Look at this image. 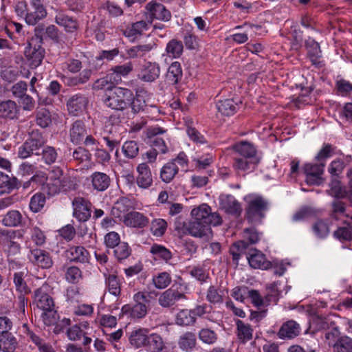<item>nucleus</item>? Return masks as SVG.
Instances as JSON below:
<instances>
[{
  "instance_id": "obj_30",
  "label": "nucleus",
  "mask_w": 352,
  "mask_h": 352,
  "mask_svg": "<svg viewBox=\"0 0 352 352\" xmlns=\"http://www.w3.org/2000/svg\"><path fill=\"white\" fill-rule=\"evenodd\" d=\"M26 142L30 148L34 151L35 155H39L41 149L43 148L46 143V140L38 131H33Z\"/></svg>"
},
{
  "instance_id": "obj_5",
  "label": "nucleus",
  "mask_w": 352,
  "mask_h": 352,
  "mask_svg": "<svg viewBox=\"0 0 352 352\" xmlns=\"http://www.w3.org/2000/svg\"><path fill=\"white\" fill-rule=\"evenodd\" d=\"M73 216L80 222H85L91 217V202L85 198L76 197L72 200Z\"/></svg>"
},
{
  "instance_id": "obj_3",
  "label": "nucleus",
  "mask_w": 352,
  "mask_h": 352,
  "mask_svg": "<svg viewBox=\"0 0 352 352\" xmlns=\"http://www.w3.org/2000/svg\"><path fill=\"white\" fill-rule=\"evenodd\" d=\"M247 202L245 217L249 222L258 223L265 217L268 210V202L263 197L257 195H249L245 197Z\"/></svg>"
},
{
  "instance_id": "obj_60",
  "label": "nucleus",
  "mask_w": 352,
  "mask_h": 352,
  "mask_svg": "<svg viewBox=\"0 0 352 352\" xmlns=\"http://www.w3.org/2000/svg\"><path fill=\"white\" fill-rule=\"evenodd\" d=\"M122 150L124 156L129 159L135 158L139 153V147L135 141L126 142L123 144Z\"/></svg>"
},
{
  "instance_id": "obj_24",
  "label": "nucleus",
  "mask_w": 352,
  "mask_h": 352,
  "mask_svg": "<svg viewBox=\"0 0 352 352\" xmlns=\"http://www.w3.org/2000/svg\"><path fill=\"white\" fill-rule=\"evenodd\" d=\"M147 314V307L145 304L140 301L135 302L133 306L125 305L121 309L120 316L129 314L133 318H142Z\"/></svg>"
},
{
  "instance_id": "obj_39",
  "label": "nucleus",
  "mask_w": 352,
  "mask_h": 352,
  "mask_svg": "<svg viewBox=\"0 0 352 352\" xmlns=\"http://www.w3.org/2000/svg\"><path fill=\"white\" fill-rule=\"evenodd\" d=\"M216 106L218 111L226 116L234 115L239 107L238 104L232 99L219 100Z\"/></svg>"
},
{
  "instance_id": "obj_4",
  "label": "nucleus",
  "mask_w": 352,
  "mask_h": 352,
  "mask_svg": "<svg viewBox=\"0 0 352 352\" xmlns=\"http://www.w3.org/2000/svg\"><path fill=\"white\" fill-rule=\"evenodd\" d=\"M131 98V90L123 87H115L107 94L103 99L104 104L116 111H124Z\"/></svg>"
},
{
  "instance_id": "obj_42",
  "label": "nucleus",
  "mask_w": 352,
  "mask_h": 352,
  "mask_svg": "<svg viewBox=\"0 0 352 352\" xmlns=\"http://www.w3.org/2000/svg\"><path fill=\"white\" fill-rule=\"evenodd\" d=\"M346 205L338 199H335L331 203V216L336 220H342V217H346L349 219V214L345 213Z\"/></svg>"
},
{
  "instance_id": "obj_52",
  "label": "nucleus",
  "mask_w": 352,
  "mask_h": 352,
  "mask_svg": "<svg viewBox=\"0 0 352 352\" xmlns=\"http://www.w3.org/2000/svg\"><path fill=\"white\" fill-rule=\"evenodd\" d=\"M87 324H80V325H73L67 330V336L68 338L73 341L80 340L82 336H85V329Z\"/></svg>"
},
{
  "instance_id": "obj_36",
  "label": "nucleus",
  "mask_w": 352,
  "mask_h": 352,
  "mask_svg": "<svg viewBox=\"0 0 352 352\" xmlns=\"http://www.w3.org/2000/svg\"><path fill=\"white\" fill-rule=\"evenodd\" d=\"M154 43L137 45L127 50V55L131 58H143L146 56L154 47Z\"/></svg>"
},
{
  "instance_id": "obj_32",
  "label": "nucleus",
  "mask_w": 352,
  "mask_h": 352,
  "mask_svg": "<svg viewBox=\"0 0 352 352\" xmlns=\"http://www.w3.org/2000/svg\"><path fill=\"white\" fill-rule=\"evenodd\" d=\"M333 324V321L330 318L317 317L311 322L306 333L315 334L316 332L330 329Z\"/></svg>"
},
{
  "instance_id": "obj_6",
  "label": "nucleus",
  "mask_w": 352,
  "mask_h": 352,
  "mask_svg": "<svg viewBox=\"0 0 352 352\" xmlns=\"http://www.w3.org/2000/svg\"><path fill=\"white\" fill-rule=\"evenodd\" d=\"M15 231L3 230L0 232V244L8 256H13L20 253L21 245L14 241Z\"/></svg>"
},
{
  "instance_id": "obj_33",
  "label": "nucleus",
  "mask_w": 352,
  "mask_h": 352,
  "mask_svg": "<svg viewBox=\"0 0 352 352\" xmlns=\"http://www.w3.org/2000/svg\"><path fill=\"white\" fill-rule=\"evenodd\" d=\"M234 149L239 157L256 159V150L254 146L248 142H241L236 144Z\"/></svg>"
},
{
  "instance_id": "obj_54",
  "label": "nucleus",
  "mask_w": 352,
  "mask_h": 352,
  "mask_svg": "<svg viewBox=\"0 0 352 352\" xmlns=\"http://www.w3.org/2000/svg\"><path fill=\"white\" fill-rule=\"evenodd\" d=\"M45 204V197L43 193H36L30 199L29 207L32 212H40Z\"/></svg>"
},
{
  "instance_id": "obj_53",
  "label": "nucleus",
  "mask_w": 352,
  "mask_h": 352,
  "mask_svg": "<svg viewBox=\"0 0 352 352\" xmlns=\"http://www.w3.org/2000/svg\"><path fill=\"white\" fill-rule=\"evenodd\" d=\"M183 49L184 46L182 41L172 39L168 43L166 50L173 58H179L183 52Z\"/></svg>"
},
{
  "instance_id": "obj_7",
  "label": "nucleus",
  "mask_w": 352,
  "mask_h": 352,
  "mask_svg": "<svg viewBox=\"0 0 352 352\" xmlns=\"http://www.w3.org/2000/svg\"><path fill=\"white\" fill-rule=\"evenodd\" d=\"M28 256L33 265L42 269H50L53 266L52 257L50 253L45 250L39 248L30 250Z\"/></svg>"
},
{
  "instance_id": "obj_22",
  "label": "nucleus",
  "mask_w": 352,
  "mask_h": 352,
  "mask_svg": "<svg viewBox=\"0 0 352 352\" xmlns=\"http://www.w3.org/2000/svg\"><path fill=\"white\" fill-rule=\"evenodd\" d=\"M138 175L136 182L142 188H148L153 184V178L149 166L146 163H141L137 167Z\"/></svg>"
},
{
  "instance_id": "obj_9",
  "label": "nucleus",
  "mask_w": 352,
  "mask_h": 352,
  "mask_svg": "<svg viewBox=\"0 0 352 352\" xmlns=\"http://www.w3.org/2000/svg\"><path fill=\"white\" fill-rule=\"evenodd\" d=\"M160 67L158 63L148 61L140 67L138 78L145 82H153L160 77Z\"/></svg>"
},
{
  "instance_id": "obj_62",
  "label": "nucleus",
  "mask_w": 352,
  "mask_h": 352,
  "mask_svg": "<svg viewBox=\"0 0 352 352\" xmlns=\"http://www.w3.org/2000/svg\"><path fill=\"white\" fill-rule=\"evenodd\" d=\"M166 228L167 223L162 219H155L151 222V231L156 236H162Z\"/></svg>"
},
{
  "instance_id": "obj_63",
  "label": "nucleus",
  "mask_w": 352,
  "mask_h": 352,
  "mask_svg": "<svg viewBox=\"0 0 352 352\" xmlns=\"http://www.w3.org/2000/svg\"><path fill=\"white\" fill-rule=\"evenodd\" d=\"M92 74V71L91 69H84L82 72L80 73L78 76L70 78L68 80V85L69 86H76L81 84H85L87 82Z\"/></svg>"
},
{
  "instance_id": "obj_57",
  "label": "nucleus",
  "mask_w": 352,
  "mask_h": 352,
  "mask_svg": "<svg viewBox=\"0 0 352 352\" xmlns=\"http://www.w3.org/2000/svg\"><path fill=\"white\" fill-rule=\"evenodd\" d=\"M153 283L155 287L159 289L167 287L171 283V277L167 272H161L153 276Z\"/></svg>"
},
{
  "instance_id": "obj_45",
  "label": "nucleus",
  "mask_w": 352,
  "mask_h": 352,
  "mask_svg": "<svg viewBox=\"0 0 352 352\" xmlns=\"http://www.w3.org/2000/svg\"><path fill=\"white\" fill-rule=\"evenodd\" d=\"M199 339L204 344L208 345L214 344L218 340V334L210 328L204 327L198 332Z\"/></svg>"
},
{
  "instance_id": "obj_37",
  "label": "nucleus",
  "mask_w": 352,
  "mask_h": 352,
  "mask_svg": "<svg viewBox=\"0 0 352 352\" xmlns=\"http://www.w3.org/2000/svg\"><path fill=\"white\" fill-rule=\"evenodd\" d=\"M236 325V335L240 341L245 343L252 338L253 329L249 324H246L241 320H237Z\"/></svg>"
},
{
  "instance_id": "obj_8",
  "label": "nucleus",
  "mask_w": 352,
  "mask_h": 352,
  "mask_svg": "<svg viewBox=\"0 0 352 352\" xmlns=\"http://www.w3.org/2000/svg\"><path fill=\"white\" fill-rule=\"evenodd\" d=\"M324 163L306 164L303 171L306 175L305 181L309 185H320L322 183V175L324 173Z\"/></svg>"
},
{
  "instance_id": "obj_51",
  "label": "nucleus",
  "mask_w": 352,
  "mask_h": 352,
  "mask_svg": "<svg viewBox=\"0 0 352 352\" xmlns=\"http://www.w3.org/2000/svg\"><path fill=\"white\" fill-rule=\"evenodd\" d=\"M20 183L16 177H10L8 175L0 172V188L11 190L18 188Z\"/></svg>"
},
{
  "instance_id": "obj_27",
  "label": "nucleus",
  "mask_w": 352,
  "mask_h": 352,
  "mask_svg": "<svg viewBox=\"0 0 352 352\" xmlns=\"http://www.w3.org/2000/svg\"><path fill=\"white\" fill-rule=\"evenodd\" d=\"M144 348L148 352H162L165 348V343L160 334L149 333Z\"/></svg>"
},
{
  "instance_id": "obj_19",
  "label": "nucleus",
  "mask_w": 352,
  "mask_h": 352,
  "mask_svg": "<svg viewBox=\"0 0 352 352\" xmlns=\"http://www.w3.org/2000/svg\"><path fill=\"white\" fill-rule=\"evenodd\" d=\"M66 256L73 262L89 263L90 255L89 252L80 245H72L65 252Z\"/></svg>"
},
{
  "instance_id": "obj_11",
  "label": "nucleus",
  "mask_w": 352,
  "mask_h": 352,
  "mask_svg": "<svg viewBox=\"0 0 352 352\" xmlns=\"http://www.w3.org/2000/svg\"><path fill=\"white\" fill-rule=\"evenodd\" d=\"M247 258L250 265L254 269L266 270L276 264V263L268 261L265 255L256 249L252 250L248 253Z\"/></svg>"
},
{
  "instance_id": "obj_1",
  "label": "nucleus",
  "mask_w": 352,
  "mask_h": 352,
  "mask_svg": "<svg viewBox=\"0 0 352 352\" xmlns=\"http://www.w3.org/2000/svg\"><path fill=\"white\" fill-rule=\"evenodd\" d=\"M192 219L184 223V229L195 237H208L211 234L210 226L221 224L222 219L217 212H212L207 204H201L191 211Z\"/></svg>"
},
{
  "instance_id": "obj_47",
  "label": "nucleus",
  "mask_w": 352,
  "mask_h": 352,
  "mask_svg": "<svg viewBox=\"0 0 352 352\" xmlns=\"http://www.w3.org/2000/svg\"><path fill=\"white\" fill-rule=\"evenodd\" d=\"M151 253L154 256V259H162L168 262L172 258V253L164 246L154 244L151 246Z\"/></svg>"
},
{
  "instance_id": "obj_29",
  "label": "nucleus",
  "mask_w": 352,
  "mask_h": 352,
  "mask_svg": "<svg viewBox=\"0 0 352 352\" xmlns=\"http://www.w3.org/2000/svg\"><path fill=\"white\" fill-rule=\"evenodd\" d=\"M177 344L179 348L184 351H192L197 344V338L195 333L192 331H186L182 334L179 337Z\"/></svg>"
},
{
  "instance_id": "obj_26",
  "label": "nucleus",
  "mask_w": 352,
  "mask_h": 352,
  "mask_svg": "<svg viewBox=\"0 0 352 352\" xmlns=\"http://www.w3.org/2000/svg\"><path fill=\"white\" fill-rule=\"evenodd\" d=\"M260 240L259 233L254 228H246L243 231V240L234 243L239 250H245L248 244H254Z\"/></svg>"
},
{
  "instance_id": "obj_31",
  "label": "nucleus",
  "mask_w": 352,
  "mask_h": 352,
  "mask_svg": "<svg viewBox=\"0 0 352 352\" xmlns=\"http://www.w3.org/2000/svg\"><path fill=\"white\" fill-rule=\"evenodd\" d=\"M106 289L108 292L118 297L121 294V282L117 275L114 274H104Z\"/></svg>"
},
{
  "instance_id": "obj_61",
  "label": "nucleus",
  "mask_w": 352,
  "mask_h": 352,
  "mask_svg": "<svg viewBox=\"0 0 352 352\" xmlns=\"http://www.w3.org/2000/svg\"><path fill=\"white\" fill-rule=\"evenodd\" d=\"M267 294L265 297L266 306L270 303H276L279 299L280 292L276 283H272L267 287Z\"/></svg>"
},
{
  "instance_id": "obj_2",
  "label": "nucleus",
  "mask_w": 352,
  "mask_h": 352,
  "mask_svg": "<svg viewBox=\"0 0 352 352\" xmlns=\"http://www.w3.org/2000/svg\"><path fill=\"white\" fill-rule=\"evenodd\" d=\"M49 287L43 285L34 293V300L38 309L43 310L41 318L44 324L50 326L56 322L58 319L57 311L52 297L48 294Z\"/></svg>"
},
{
  "instance_id": "obj_13",
  "label": "nucleus",
  "mask_w": 352,
  "mask_h": 352,
  "mask_svg": "<svg viewBox=\"0 0 352 352\" xmlns=\"http://www.w3.org/2000/svg\"><path fill=\"white\" fill-rule=\"evenodd\" d=\"M79 187V182L77 178L69 175H65L56 186L52 189L50 194L55 195L60 192H70L76 190Z\"/></svg>"
},
{
  "instance_id": "obj_50",
  "label": "nucleus",
  "mask_w": 352,
  "mask_h": 352,
  "mask_svg": "<svg viewBox=\"0 0 352 352\" xmlns=\"http://www.w3.org/2000/svg\"><path fill=\"white\" fill-rule=\"evenodd\" d=\"M36 124L42 128H46L52 123V115L45 108L38 109L36 115Z\"/></svg>"
},
{
  "instance_id": "obj_43",
  "label": "nucleus",
  "mask_w": 352,
  "mask_h": 352,
  "mask_svg": "<svg viewBox=\"0 0 352 352\" xmlns=\"http://www.w3.org/2000/svg\"><path fill=\"white\" fill-rule=\"evenodd\" d=\"M16 346V339L11 333L0 335V349L2 351L14 352Z\"/></svg>"
},
{
  "instance_id": "obj_41",
  "label": "nucleus",
  "mask_w": 352,
  "mask_h": 352,
  "mask_svg": "<svg viewBox=\"0 0 352 352\" xmlns=\"http://www.w3.org/2000/svg\"><path fill=\"white\" fill-rule=\"evenodd\" d=\"M23 217L18 210H10L3 217L1 223L6 227H17L21 225Z\"/></svg>"
},
{
  "instance_id": "obj_64",
  "label": "nucleus",
  "mask_w": 352,
  "mask_h": 352,
  "mask_svg": "<svg viewBox=\"0 0 352 352\" xmlns=\"http://www.w3.org/2000/svg\"><path fill=\"white\" fill-rule=\"evenodd\" d=\"M113 249L114 255L118 261H122L128 258L131 252L128 244L124 242L119 243Z\"/></svg>"
},
{
  "instance_id": "obj_17",
  "label": "nucleus",
  "mask_w": 352,
  "mask_h": 352,
  "mask_svg": "<svg viewBox=\"0 0 352 352\" xmlns=\"http://www.w3.org/2000/svg\"><path fill=\"white\" fill-rule=\"evenodd\" d=\"M87 134V127L83 120H76L70 125L69 135L73 144H80Z\"/></svg>"
},
{
  "instance_id": "obj_25",
  "label": "nucleus",
  "mask_w": 352,
  "mask_h": 352,
  "mask_svg": "<svg viewBox=\"0 0 352 352\" xmlns=\"http://www.w3.org/2000/svg\"><path fill=\"white\" fill-rule=\"evenodd\" d=\"M25 55L30 62L32 67H37L41 65L44 57V49L40 45L32 47L31 44L26 48Z\"/></svg>"
},
{
  "instance_id": "obj_35",
  "label": "nucleus",
  "mask_w": 352,
  "mask_h": 352,
  "mask_svg": "<svg viewBox=\"0 0 352 352\" xmlns=\"http://www.w3.org/2000/svg\"><path fill=\"white\" fill-rule=\"evenodd\" d=\"M305 47L307 54L313 64L316 65L318 60L322 56V52L319 43L312 38L309 37L305 41Z\"/></svg>"
},
{
  "instance_id": "obj_40",
  "label": "nucleus",
  "mask_w": 352,
  "mask_h": 352,
  "mask_svg": "<svg viewBox=\"0 0 352 352\" xmlns=\"http://www.w3.org/2000/svg\"><path fill=\"white\" fill-rule=\"evenodd\" d=\"M195 322L196 318L194 317L190 309H182L175 316V322L179 326H191L193 325Z\"/></svg>"
},
{
  "instance_id": "obj_18",
  "label": "nucleus",
  "mask_w": 352,
  "mask_h": 352,
  "mask_svg": "<svg viewBox=\"0 0 352 352\" xmlns=\"http://www.w3.org/2000/svg\"><path fill=\"white\" fill-rule=\"evenodd\" d=\"M300 330V324L295 320H290L281 325L277 336L280 339L291 340L298 336Z\"/></svg>"
},
{
  "instance_id": "obj_15",
  "label": "nucleus",
  "mask_w": 352,
  "mask_h": 352,
  "mask_svg": "<svg viewBox=\"0 0 352 352\" xmlns=\"http://www.w3.org/2000/svg\"><path fill=\"white\" fill-rule=\"evenodd\" d=\"M219 206L226 213L239 216L242 212L240 203L230 195H221L219 197Z\"/></svg>"
},
{
  "instance_id": "obj_16",
  "label": "nucleus",
  "mask_w": 352,
  "mask_h": 352,
  "mask_svg": "<svg viewBox=\"0 0 352 352\" xmlns=\"http://www.w3.org/2000/svg\"><path fill=\"white\" fill-rule=\"evenodd\" d=\"M87 180L90 182L93 190L97 192L105 191L110 186L111 182V179L107 174L99 171L94 172L89 175Z\"/></svg>"
},
{
  "instance_id": "obj_20",
  "label": "nucleus",
  "mask_w": 352,
  "mask_h": 352,
  "mask_svg": "<svg viewBox=\"0 0 352 352\" xmlns=\"http://www.w3.org/2000/svg\"><path fill=\"white\" fill-rule=\"evenodd\" d=\"M149 12L151 19L168 21L171 18V14L164 5L157 2H150L146 6Z\"/></svg>"
},
{
  "instance_id": "obj_44",
  "label": "nucleus",
  "mask_w": 352,
  "mask_h": 352,
  "mask_svg": "<svg viewBox=\"0 0 352 352\" xmlns=\"http://www.w3.org/2000/svg\"><path fill=\"white\" fill-rule=\"evenodd\" d=\"M47 15L46 10H38L37 9L28 8L25 14V22L30 25H36L40 20L44 19Z\"/></svg>"
},
{
  "instance_id": "obj_56",
  "label": "nucleus",
  "mask_w": 352,
  "mask_h": 352,
  "mask_svg": "<svg viewBox=\"0 0 352 352\" xmlns=\"http://www.w3.org/2000/svg\"><path fill=\"white\" fill-rule=\"evenodd\" d=\"M65 279L70 283L76 284L82 278V272L78 267H68L65 269Z\"/></svg>"
},
{
  "instance_id": "obj_38",
  "label": "nucleus",
  "mask_w": 352,
  "mask_h": 352,
  "mask_svg": "<svg viewBox=\"0 0 352 352\" xmlns=\"http://www.w3.org/2000/svg\"><path fill=\"white\" fill-rule=\"evenodd\" d=\"M179 167L173 162H168L160 170V178L165 183H170L178 173Z\"/></svg>"
},
{
  "instance_id": "obj_34",
  "label": "nucleus",
  "mask_w": 352,
  "mask_h": 352,
  "mask_svg": "<svg viewBox=\"0 0 352 352\" xmlns=\"http://www.w3.org/2000/svg\"><path fill=\"white\" fill-rule=\"evenodd\" d=\"M151 23L145 21H140L129 25L124 30V35L128 38H133L141 35L145 30H147Z\"/></svg>"
},
{
  "instance_id": "obj_14",
  "label": "nucleus",
  "mask_w": 352,
  "mask_h": 352,
  "mask_svg": "<svg viewBox=\"0 0 352 352\" xmlns=\"http://www.w3.org/2000/svg\"><path fill=\"white\" fill-rule=\"evenodd\" d=\"M54 21L58 25L63 28L65 31L68 33L76 32L79 27L78 21L76 18L62 11L56 12Z\"/></svg>"
},
{
  "instance_id": "obj_58",
  "label": "nucleus",
  "mask_w": 352,
  "mask_h": 352,
  "mask_svg": "<svg viewBox=\"0 0 352 352\" xmlns=\"http://www.w3.org/2000/svg\"><path fill=\"white\" fill-rule=\"evenodd\" d=\"M312 228L315 235L320 239L325 238L329 233L328 224L324 220H318L316 221Z\"/></svg>"
},
{
  "instance_id": "obj_12",
  "label": "nucleus",
  "mask_w": 352,
  "mask_h": 352,
  "mask_svg": "<svg viewBox=\"0 0 352 352\" xmlns=\"http://www.w3.org/2000/svg\"><path fill=\"white\" fill-rule=\"evenodd\" d=\"M183 299H186L184 294L170 288L160 294L158 302L164 308H170L175 305L177 302Z\"/></svg>"
},
{
  "instance_id": "obj_55",
  "label": "nucleus",
  "mask_w": 352,
  "mask_h": 352,
  "mask_svg": "<svg viewBox=\"0 0 352 352\" xmlns=\"http://www.w3.org/2000/svg\"><path fill=\"white\" fill-rule=\"evenodd\" d=\"M42 160L45 164L51 165L56 162L58 153L56 148L51 146H46L42 148Z\"/></svg>"
},
{
  "instance_id": "obj_23",
  "label": "nucleus",
  "mask_w": 352,
  "mask_h": 352,
  "mask_svg": "<svg viewBox=\"0 0 352 352\" xmlns=\"http://www.w3.org/2000/svg\"><path fill=\"white\" fill-rule=\"evenodd\" d=\"M123 221L126 226L133 228H144L148 223V218L142 213L136 211L124 214Z\"/></svg>"
},
{
  "instance_id": "obj_49",
  "label": "nucleus",
  "mask_w": 352,
  "mask_h": 352,
  "mask_svg": "<svg viewBox=\"0 0 352 352\" xmlns=\"http://www.w3.org/2000/svg\"><path fill=\"white\" fill-rule=\"evenodd\" d=\"M256 163V159L234 157V167L236 170L245 171L254 168Z\"/></svg>"
},
{
  "instance_id": "obj_21",
  "label": "nucleus",
  "mask_w": 352,
  "mask_h": 352,
  "mask_svg": "<svg viewBox=\"0 0 352 352\" xmlns=\"http://www.w3.org/2000/svg\"><path fill=\"white\" fill-rule=\"evenodd\" d=\"M88 103L87 98L80 94L73 96L67 103V109L70 114L77 116L85 110Z\"/></svg>"
},
{
  "instance_id": "obj_28",
  "label": "nucleus",
  "mask_w": 352,
  "mask_h": 352,
  "mask_svg": "<svg viewBox=\"0 0 352 352\" xmlns=\"http://www.w3.org/2000/svg\"><path fill=\"white\" fill-rule=\"evenodd\" d=\"M150 330L147 328H139L134 329L129 336L130 344L135 348H144Z\"/></svg>"
},
{
  "instance_id": "obj_48",
  "label": "nucleus",
  "mask_w": 352,
  "mask_h": 352,
  "mask_svg": "<svg viewBox=\"0 0 352 352\" xmlns=\"http://www.w3.org/2000/svg\"><path fill=\"white\" fill-rule=\"evenodd\" d=\"M334 352H352V338L348 336L340 337L333 344Z\"/></svg>"
},
{
  "instance_id": "obj_46",
  "label": "nucleus",
  "mask_w": 352,
  "mask_h": 352,
  "mask_svg": "<svg viewBox=\"0 0 352 352\" xmlns=\"http://www.w3.org/2000/svg\"><path fill=\"white\" fill-rule=\"evenodd\" d=\"M182 77V69L179 62H173L168 67L166 74L167 80L172 84H176Z\"/></svg>"
},
{
  "instance_id": "obj_10",
  "label": "nucleus",
  "mask_w": 352,
  "mask_h": 352,
  "mask_svg": "<svg viewBox=\"0 0 352 352\" xmlns=\"http://www.w3.org/2000/svg\"><path fill=\"white\" fill-rule=\"evenodd\" d=\"M20 106L12 100L0 102V119L5 121L16 120L19 118Z\"/></svg>"
},
{
  "instance_id": "obj_59",
  "label": "nucleus",
  "mask_w": 352,
  "mask_h": 352,
  "mask_svg": "<svg viewBox=\"0 0 352 352\" xmlns=\"http://www.w3.org/2000/svg\"><path fill=\"white\" fill-rule=\"evenodd\" d=\"M206 299L208 302L217 304L223 302V292L217 287L211 285L207 290Z\"/></svg>"
}]
</instances>
